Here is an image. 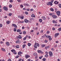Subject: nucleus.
Listing matches in <instances>:
<instances>
[{
    "mask_svg": "<svg viewBox=\"0 0 61 61\" xmlns=\"http://www.w3.org/2000/svg\"><path fill=\"white\" fill-rule=\"evenodd\" d=\"M27 36H26L25 37H24L23 39L24 40H26V38L27 37Z\"/></svg>",
    "mask_w": 61,
    "mask_h": 61,
    "instance_id": "18",
    "label": "nucleus"
},
{
    "mask_svg": "<svg viewBox=\"0 0 61 61\" xmlns=\"http://www.w3.org/2000/svg\"><path fill=\"white\" fill-rule=\"evenodd\" d=\"M51 16L54 19H56L57 18V16L55 15H52Z\"/></svg>",
    "mask_w": 61,
    "mask_h": 61,
    "instance_id": "5",
    "label": "nucleus"
},
{
    "mask_svg": "<svg viewBox=\"0 0 61 61\" xmlns=\"http://www.w3.org/2000/svg\"><path fill=\"white\" fill-rule=\"evenodd\" d=\"M25 13L26 15H27L28 14V12H25Z\"/></svg>",
    "mask_w": 61,
    "mask_h": 61,
    "instance_id": "55",
    "label": "nucleus"
},
{
    "mask_svg": "<svg viewBox=\"0 0 61 61\" xmlns=\"http://www.w3.org/2000/svg\"><path fill=\"white\" fill-rule=\"evenodd\" d=\"M25 44H24L22 46V47L23 48H24L25 47Z\"/></svg>",
    "mask_w": 61,
    "mask_h": 61,
    "instance_id": "35",
    "label": "nucleus"
},
{
    "mask_svg": "<svg viewBox=\"0 0 61 61\" xmlns=\"http://www.w3.org/2000/svg\"><path fill=\"white\" fill-rule=\"evenodd\" d=\"M17 1L18 2H21V0H17Z\"/></svg>",
    "mask_w": 61,
    "mask_h": 61,
    "instance_id": "57",
    "label": "nucleus"
},
{
    "mask_svg": "<svg viewBox=\"0 0 61 61\" xmlns=\"http://www.w3.org/2000/svg\"><path fill=\"white\" fill-rule=\"evenodd\" d=\"M58 6L60 8H61V4H58Z\"/></svg>",
    "mask_w": 61,
    "mask_h": 61,
    "instance_id": "32",
    "label": "nucleus"
},
{
    "mask_svg": "<svg viewBox=\"0 0 61 61\" xmlns=\"http://www.w3.org/2000/svg\"><path fill=\"white\" fill-rule=\"evenodd\" d=\"M12 26H13L14 27H15V28H17V25H16L15 24H12Z\"/></svg>",
    "mask_w": 61,
    "mask_h": 61,
    "instance_id": "7",
    "label": "nucleus"
},
{
    "mask_svg": "<svg viewBox=\"0 0 61 61\" xmlns=\"http://www.w3.org/2000/svg\"><path fill=\"white\" fill-rule=\"evenodd\" d=\"M39 21L40 23H41V22H42V20L41 19H40L39 20Z\"/></svg>",
    "mask_w": 61,
    "mask_h": 61,
    "instance_id": "31",
    "label": "nucleus"
},
{
    "mask_svg": "<svg viewBox=\"0 0 61 61\" xmlns=\"http://www.w3.org/2000/svg\"><path fill=\"white\" fill-rule=\"evenodd\" d=\"M49 33H50V32H49V31H47L46 32L47 34H49Z\"/></svg>",
    "mask_w": 61,
    "mask_h": 61,
    "instance_id": "52",
    "label": "nucleus"
},
{
    "mask_svg": "<svg viewBox=\"0 0 61 61\" xmlns=\"http://www.w3.org/2000/svg\"><path fill=\"white\" fill-rule=\"evenodd\" d=\"M16 48H19V46L18 45H17L16 46Z\"/></svg>",
    "mask_w": 61,
    "mask_h": 61,
    "instance_id": "24",
    "label": "nucleus"
},
{
    "mask_svg": "<svg viewBox=\"0 0 61 61\" xmlns=\"http://www.w3.org/2000/svg\"><path fill=\"white\" fill-rule=\"evenodd\" d=\"M47 42H48V41L46 40H45V43H47Z\"/></svg>",
    "mask_w": 61,
    "mask_h": 61,
    "instance_id": "59",
    "label": "nucleus"
},
{
    "mask_svg": "<svg viewBox=\"0 0 61 61\" xmlns=\"http://www.w3.org/2000/svg\"><path fill=\"white\" fill-rule=\"evenodd\" d=\"M16 28H14V32H16Z\"/></svg>",
    "mask_w": 61,
    "mask_h": 61,
    "instance_id": "42",
    "label": "nucleus"
},
{
    "mask_svg": "<svg viewBox=\"0 0 61 61\" xmlns=\"http://www.w3.org/2000/svg\"><path fill=\"white\" fill-rule=\"evenodd\" d=\"M8 61H11V60L10 59H9L8 60Z\"/></svg>",
    "mask_w": 61,
    "mask_h": 61,
    "instance_id": "61",
    "label": "nucleus"
},
{
    "mask_svg": "<svg viewBox=\"0 0 61 61\" xmlns=\"http://www.w3.org/2000/svg\"><path fill=\"white\" fill-rule=\"evenodd\" d=\"M47 5H50L52 6V5H53V3L50 2H49L47 3Z\"/></svg>",
    "mask_w": 61,
    "mask_h": 61,
    "instance_id": "2",
    "label": "nucleus"
},
{
    "mask_svg": "<svg viewBox=\"0 0 61 61\" xmlns=\"http://www.w3.org/2000/svg\"><path fill=\"white\" fill-rule=\"evenodd\" d=\"M28 61H31V59H28Z\"/></svg>",
    "mask_w": 61,
    "mask_h": 61,
    "instance_id": "62",
    "label": "nucleus"
},
{
    "mask_svg": "<svg viewBox=\"0 0 61 61\" xmlns=\"http://www.w3.org/2000/svg\"><path fill=\"white\" fill-rule=\"evenodd\" d=\"M2 24H0V27H2Z\"/></svg>",
    "mask_w": 61,
    "mask_h": 61,
    "instance_id": "54",
    "label": "nucleus"
},
{
    "mask_svg": "<svg viewBox=\"0 0 61 61\" xmlns=\"http://www.w3.org/2000/svg\"><path fill=\"white\" fill-rule=\"evenodd\" d=\"M48 48H49V46H46L45 47V49H46V50H47V49H48Z\"/></svg>",
    "mask_w": 61,
    "mask_h": 61,
    "instance_id": "22",
    "label": "nucleus"
},
{
    "mask_svg": "<svg viewBox=\"0 0 61 61\" xmlns=\"http://www.w3.org/2000/svg\"><path fill=\"white\" fill-rule=\"evenodd\" d=\"M22 60V59L21 58H20V59L18 61H21Z\"/></svg>",
    "mask_w": 61,
    "mask_h": 61,
    "instance_id": "53",
    "label": "nucleus"
},
{
    "mask_svg": "<svg viewBox=\"0 0 61 61\" xmlns=\"http://www.w3.org/2000/svg\"><path fill=\"white\" fill-rule=\"evenodd\" d=\"M13 53L14 54H15V55H16V54H17V53H16V52L15 51L13 52Z\"/></svg>",
    "mask_w": 61,
    "mask_h": 61,
    "instance_id": "51",
    "label": "nucleus"
},
{
    "mask_svg": "<svg viewBox=\"0 0 61 61\" xmlns=\"http://www.w3.org/2000/svg\"><path fill=\"white\" fill-rule=\"evenodd\" d=\"M12 7V5L11 4L10 5H9V7H10V8H11Z\"/></svg>",
    "mask_w": 61,
    "mask_h": 61,
    "instance_id": "36",
    "label": "nucleus"
},
{
    "mask_svg": "<svg viewBox=\"0 0 61 61\" xmlns=\"http://www.w3.org/2000/svg\"><path fill=\"white\" fill-rule=\"evenodd\" d=\"M6 44L7 46H9V42H6Z\"/></svg>",
    "mask_w": 61,
    "mask_h": 61,
    "instance_id": "19",
    "label": "nucleus"
},
{
    "mask_svg": "<svg viewBox=\"0 0 61 61\" xmlns=\"http://www.w3.org/2000/svg\"><path fill=\"white\" fill-rule=\"evenodd\" d=\"M42 18L43 19V20H45L46 19V17L44 16L42 17Z\"/></svg>",
    "mask_w": 61,
    "mask_h": 61,
    "instance_id": "20",
    "label": "nucleus"
},
{
    "mask_svg": "<svg viewBox=\"0 0 61 61\" xmlns=\"http://www.w3.org/2000/svg\"><path fill=\"white\" fill-rule=\"evenodd\" d=\"M45 54H46V55H48V52L45 51Z\"/></svg>",
    "mask_w": 61,
    "mask_h": 61,
    "instance_id": "48",
    "label": "nucleus"
},
{
    "mask_svg": "<svg viewBox=\"0 0 61 61\" xmlns=\"http://www.w3.org/2000/svg\"><path fill=\"white\" fill-rule=\"evenodd\" d=\"M46 58H43L42 59V60L44 61H46Z\"/></svg>",
    "mask_w": 61,
    "mask_h": 61,
    "instance_id": "40",
    "label": "nucleus"
},
{
    "mask_svg": "<svg viewBox=\"0 0 61 61\" xmlns=\"http://www.w3.org/2000/svg\"><path fill=\"white\" fill-rule=\"evenodd\" d=\"M3 8L5 10V11H7L8 10V8L6 7H4Z\"/></svg>",
    "mask_w": 61,
    "mask_h": 61,
    "instance_id": "10",
    "label": "nucleus"
},
{
    "mask_svg": "<svg viewBox=\"0 0 61 61\" xmlns=\"http://www.w3.org/2000/svg\"><path fill=\"white\" fill-rule=\"evenodd\" d=\"M49 15H53V13H50L49 14Z\"/></svg>",
    "mask_w": 61,
    "mask_h": 61,
    "instance_id": "49",
    "label": "nucleus"
},
{
    "mask_svg": "<svg viewBox=\"0 0 61 61\" xmlns=\"http://www.w3.org/2000/svg\"><path fill=\"white\" fill-rule=\"evenodd\" d=\"M59 2L57 1H55L54 2V3L55 5H57L58 4Z\"/></svg>",
    "mask_w": 61,
    "mask_h": 61,
    "instance_id": "13",
    "label": "nucleus"
},
{
    "mask_svg": "<svg viewBox=\"0 0 61 61\" xmlns=\"http://www.w3.org/2000/svg\"><path fill=\"white\" fill-rule=\"evenodd\" d=\"M43 56H40L39 57V59H42V57H43Z\"/></svg>",
    "mask_w": 61,
    "mask_h": 61,
    "instance_id": "41",
    "label": "nucleus"
},
{
    "mask_svg": "<svg viewBox=\"0 0 61 61\" xmlns=\"http://www.w3.org/2000/svg\"><path fill=\"white\" fill-rule=\"evenodd\" d=\"M46 36L47 38H49L50 40H51L52 39V38L51 37V36H50L47 35Z\"/></svg>",
    "mask_w": 61,
    "mask_h": 61,
    "instance_id": "3",
    "label": "nucleus"
},
{
    "mask_svg": "<svg viewBox=\"0 0 61 61\" xmlns=\"http://www.w3.org/2000/svg\"><path fill=\"white\" fill-rule=\"evenodd\" d=\"M26 58H28V57H30V56H29L28 55H26L25 56Z\"/></svg>",
    "mask_w": 61,
    "mask_h": 61,
    "instance_id": "11",
    "label": "nucleus"
},
{
    "mask_svg": "<svg viewBox=\"0 0 61 61\" xmlns=\"http://www.w3.org/2000/svg\"><path fill=\"white\" fill-rule=\"evenodd\" d=\"M28 21H29V20L27 19H25L24 20V22L25 23H28Z\"/></svg>",
    "mask_w": 61,
    "mask_h": 61,
    "instance_id": "12",
    "label": "nucleus"
},
{
    "mask_svg": "<svg viewBox=\"0 0 61 61\" xmlns=\"http://www.w3.org/2000/svg\"><path fill=\"white\" fill-rule=\"evenodd\" d=\"M49 53L50 57H51V56H53V53H52V52L50 51L49 52Z\"/></svg>",
    "mask_w": 61,
    "mask_h": 61,
    "instance_id": "4",
    "label": "nucleus"
},
{
    "mask_svg": "<svg viewBox=\"0 0 61 61\" xmlns=\"http://www.w3.org/2000/svg\"><path fill=\"white\" fill-rule=\"evenodd\" d=\"M17 37L19 38V39H21L22 38V36L20 35H19L18 36H17Z\"/></svg>",
    "mask_w": 61,
    "mask_h": 61,
    "instance_id": "9",
    "label": "nucleus"
},
{
    "mask_svg": "<svg viewBox=\"0 0 61 61\" xmlns=\"http://www.w3.org/2000/svg\"><path fill=\"white\" fill-rule=\"evenodd\" d=\"M6 23L7 24H9V21H7L6 22Z\"/></svg>",
    "mask_w": 61,
    "mask_h": 61,
    "instance_id": "37",
    "label": "nucleus"
},
{
    "mask_svg": "<svg viewBox=\"0 0 61 61\" xmlns=\"http://www.w3.org/2000/svg\"><path fill=\"white\" fill-rule=\"evenodd\" d=\"M16 43H19V41L18 40L16 41Z\"/></svg>",
    "mask_w": 61,
    "mask_h": 61,
    "instance_id": "34",
    "label": "nucleus"
},
{
    "mask_svg": "<svg viewBox=\"0 0 61 61\" xmlns=\"http://www.w3.org/2000/svg\"><path fill=\"white\" fill-rule=\"evenodd\" d=\"M17 32H21V30L19 29H18L17 30Z\"/></svg>",
    "mask_w": 61,
    "mask_h": 61,
    "instance_id": "23",
    "label": "nucleus"
},
{
    "mask_svg": "<svg viewBox=\"0 0 61 61\" xmlns=\"http://www.w3.org/2000/svg\"><path fill=\"white\" fill-rule=\"evenodd\" d=\"M23 34L24 35H25V34H26V32H25V31H24L23 32Z\"/></svg>",
    "mask_w": 61,
    "mask_h": 61,
    "instance_id": "44",
    "label": "nucleus"
},
{
    "mask_svg": "<svg viewBox=\"0 0 61 61\" xmlns=\"http://www.w3.org/2000/svg\"><path fill=\"white\" fill-rule=\"evenodd\" d=\"M1 50L3 51H4V52L5 51V49L4 48H1Z\"/></svg>",
    "mask_w": 61,
    "mask_h": 61,
    "instance_id": "25",
    "label": "nucleus"
},
{
    "mask_svg": "<svg viewBox=\"0 0 61 61\" xmlns=\"http://www.w3.org/2000/svg\"><path fill=\"white\" fill-rule=\"evenodd\" d=\"M18 23H21V21H19L18 22Z\"/></svg>",
    "mask_w": 61,
    "mask_h": 61,
    "instance_id": "63",
    "label": "nucleus"
},
{
    "mask_svg": "<svg viewBox=\"0 0 61 61\" xmlns=\"http://www.w3.org/2000/svg\"><path fill=\"white\" fill-rule=\"evenodd\" d=\"M57 15L58 16H60V11H57V12H56Z\"/></svg>",
    "mask_w": 61,
    "mask_h": 61,
    "instance_id": "6",
    "label": "nucleus"
},
{
    "mask_svg": "<svg viewBox=\"0 0 61 61\" xmlns=\"http://www.w3.org/2000/svg\"><path fill=\"white\" fill-rule=\"evenodd\" d=\"M22 54V52L21 51H20L18 53V55H21V54Z\"/></svg>",
    "mask_w": 61,
    "mask_h": 61,
    "instance_id": "16",
    "label": "nucleus"
},
{
    "mask_svg": "<svg viewBox=\"0 0 61 61\" xmlns=\"http://www.w3.org/2000/svg\"><path fill=\"white\" fill-rule=\"evenodd\" d=\"M10 3H12V2H13V1L12 0H10Z\"/></svg>",
    "mask_w": 61,
    "mask_h": 61,
    "instance_id": "46",
    "label": "nucleus"
},
{
    "mask_svg": "<svg viewBox=\"0 0 61 61\" xmlns=\"http://www.w3.org/2000/svg\"><path fill=\"white\" fill-rule=\"evenodd\" d=\"M55 28H52V30H55Z\"/></svg>",
    "mask_w": 61,
    "mask_h": 61,
    "instance_id": "50",
    "label": "nucleus"
},
{
    "mask_svg": "<svg viewBox=\"0 0 61 61\" xmlns=\"http://www.w3.org/2000/svg\"><path fill=\"white\" fill-rule=\"evenodd\" d=\"M28 45L29 46H30L31 45V44L30 43H28Z\"/></svg>",
    "mask_w": 61,
    "mask_h": 61,
    "instance_id": "28",
    "label": "nucleus"
},
{
    "mask_svg": "<svg viewBox=\"0 0 61 61\" xmlns=\"http://www.w3.org/2000/svg\"><path fill=\"white\" fill-rule=\"evenodd\" d=\"M22 29H25V27H22Z\"/></svg>",
    "mask_w": 61,
    "mask_h": 61,
    "instance_id": "60",
    "label": "nucleus"
},
{
    "mask_svg": "<svg viewBox=\"0 0 61 61\" xmlns=\"http://www.w3.org/2000/svg\"><path fill=\"white\" fill-rule=\"evenodd\" d=\"M31 17H35L36 16L35 15H34V14H32L31 15Z\"/></svg>",
    "mask_w": 61,
    "mask_h": 61,
    "instance_id": "21",
    "label": "nucleus"
},
{
    "mask_svg": "<svg viewBox=\"0 0 61 61\" xmlns=\"http://www.w3.org/2000/svg\"><path fill=\"white\" fill-rule=\"evenodd\" d=\"M51 3H53L54 2V0H51Z\"/></svg>",
    "mask_w": 61,
    "mask_h": 61,
    "instance_id": "47",
    "label": "nucleus"
},
{
    "mask_svg": "<svg viewBox=\"0 0 61 61\" xmlns=\"http://www.w3.org/2000/svg\"><path fill=\"white\" fill-rule=\"evenodd\" d=\"M9 16H11L12 15V14L11 13H10L9 14Z\"/></svg>",
    "mask_w": 61,
    "mask_h": 61,
    "instance_id": "38",
    "label": "nucleus"
},
{
    "mask_svg": "<svg viewBox=\"0 0 61 61\" xmlns=\"http://www.w3.org/2000/svg\"><path fill=\"white\" fill-rule=\"evenodd\" d=\"M45 57H48V54H46L45 55Z\"/></svg>",
    "mask_w": 61,
    "mask_h": 61,
    "instance_id": "39",
    "label": "nucleus"
},
{
    "mask_svg": "<svg viewBox=\"0 0 61 61\" xmlns=\"http://www.w3.org/2000/svg\"><path fill=\"white\" fill-rule=\"evenodd\" d=\"M50 10H51V11H54V9H53L52 8H51L50 9Z\"/></svg>",
    "mask_w": 61,
    "mask_h": 61,
    "instance_id": "27",
    "label": "nucleus"
},
{
    "mask_svg": "<svg viewBox=\"0 0 61 61\" xmlns=\"http://www.w3.org/2000/svg\"><path fill=\"white\" fill-rule=\"evenodd\" d=\"M52 23H54L55 24H57V22H56L55 20H52Z\"/></svg>",
    "mask_w": 61,
    "mask_h": 61,
    "instance_id": "17",
    "label": "nucleus"
},
{
    "mask_svg": "<svg viewBox=\"0 0 61 61\" xmlns=\"http://www.w3.org/2000/svg\"><path fill=\"white\" fill-rule=\"evenodd\" d=\"M11 51L12 52H15V50L13 49L11 50Z\"/></svg>",
    "mask_w": 61,
    "mask_h": 61,
    "instance_id": "29",
    "label": "nucleus"
},
{
    "mask_svg": "<svg viewBox=\"0 0 61 61\" xmlns=\"http://www.w3.org/2000/svg\"><path fill=\"white\" fill-rule=\"evenodd\" d=\"M38 46V47H39V44L38 43H37V44L36 42L34 45V47L35 48H37V46Z\"/></svg>",
    "mask_w": 61,
    "mask_h": 61,
    "instance_id": "1",
    "label": "nucleus"
},
{
    "mask_svg": "<svg viewBox=\"0 0 61 61\" xmlns=\"http://www.w3.org/2000/svg\"><path fill=\"white\" fill-rule=\"evenodd\" d=\"M38 14H42V13H41V12H39L38 13Z\"/></svg>",
    "mask_w": 61,
    "mask_h": 61,
    "instance_id": "64",
    "label": "nucleus"
},
{
    "mask_svg": "<svg viewBox=\"0 0 61 61\" xmlns=\"http://www.w3.org/2000/svg\"><path fill=\"white\" fill-rule=\"evenodd\" d=\"M37 53H34L33 54L35 56H37Z\"/></svg>",
    "mask_w": 61,
    "mask_h": 61,
    "instance_id": "33",
    "label": "nucleus"
},
{
    "mask_svg": "<svg viewBox=\"0 0 61 61\" xmlns=\"http://www.w3.org/2000/svg\"><path fill=\"white\" fill-rule=\"evenodd\" d=\"M37 52L39 53H43L40 50H39V51H37Z\"/></svg>",
    "mask_w": 61,
    "mask_h": 61,
    "instance_id": "14",
    "label": "nucleus"
},
{
    "mask_svg": "<svg viewBox=\"0 0 61 61\" xmlns=\"http://www.w3.org/2000/svg\"><path fill=\"white\" fill-rule=\"evenodd\" d=\"M20 56L19 55L17 56L16 57V58H18V57H19Z\"/></svg>",
    "mask_w": 61,
    "mask_h": 61,
    "instance_id": "45",
    "label": "nucleus"
},
{
    "mask_svg": "<svg viewBox=\"0 0 61 61\" xmlns=\"http://www.w3.org/2000/svg\"><path fill=\"white\" fill-rule=\"evenodd\" d=\"M20 6H21V7H22V8L23 7V5H20Z\"/></svg>",
    "mask_w": 61,
    "mask_h": 61,
    "instance_id": "58",
    "label": "nucleus"
},
{
    "mask_svg": "<svg viewBox=\"0 0 61 61\" xmlns=\"http://www.w3.org/2000/svg\"><path fill=\"white\" fill-rule=\"evenodd\" d=\"M41 47H44L46 46V45L45 44H42L41 45Z\"/></svg>",
    "mask_w": 61,
    "mask_h": 61,
    "instance_id": "15",
    "label": "nucleus"
},
{
    "mask_svg": "<svg viewBox=\"0 0 61 61\" xmlns=\"http://www.w3.org/2000/svg\"><path fill=\"white\" fill-rule=\"evenodd\" d=\"M24 17L23 16H22V15H21V17H20V18L21 19H24Z\"/></svg>",
    "mask_w": 61,
    "mask_h": 61,
    "instance_id": "30",
    "label": "nucleus"
},
{
    "mask_svg": "<svg viewBox=\"0 0 61 61\" xmlns=\"http://www.w3.org/2000/svg\"><path fill=\"white\" fill-rule=\"evenodd\" d=\"M51 50H52V51H54V48H51Z\"/></svg>",
    "mask_w": 61,
    "mask_h": 61,
    "instance_id": "56",
    "label": "nucleus"
},
{
    "mask_svg": "<svg viewBox=\"0 0 61 61\" xmlns=\"http://www.w3.org/2000/svg\"><path fill=\"white\" fill-rule=\"evenodd\" d=\"M24 6H26V5H29L27 4H24Z\"/></svg>",
    "mask_w": 61,
    "mask_h": 61,
    "instance_id": "26",
    "label": "nucleus"
},
{
    "mask_svg": "<svg viewBox=\"0 0 61 61\" xmlns=\"http://www.w3.org/2000/svg\"><path fill=\"white\" fill-rule=\"evenodd\" d=\"M58 31H61V27L59 28L58 29Z\"/></svg>",
    "mask_w": 61,
    "mask_h": 61,
    "instance_id": "43",
    "label": "nucleus"
},
{
    "mask_svg": "<svg viewBox=\"0 0 61 61\" xmlns=\"http://www.w3.org/2000/svg\"><path fill=\"white\" fill-rule=\"evenodd\" d=\"M59 35V33H57L55 35V37H56Z\"/></svg>",
    "mask_w": 61,
    "mask_h": 61,
    "instance_id": "8",
    "label": "nucleus"
}]
</instances>
